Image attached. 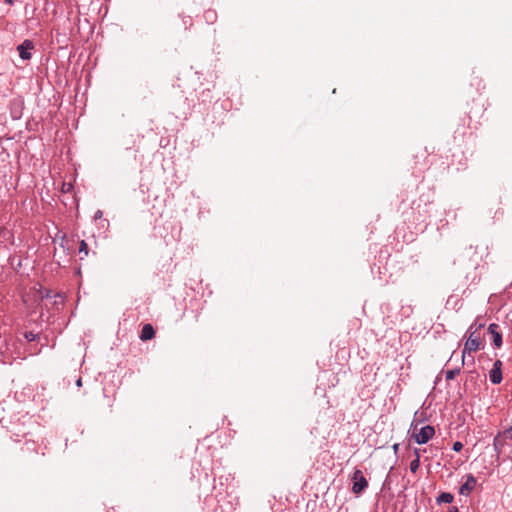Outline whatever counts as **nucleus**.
Listing matches in <instances>:
<instances>
[{
  "instance_id": "f3484780",
  "label": "nucleus",
  "mask_w": 512,
  "mask_h": 512,
  "mask_svg": "<svg viewBox=\"0 0 512 512\" xmlns=\"http://www.w3.org/2000/svg\"><path fill=\"white\" fill-rule=\"evenodd\" d=\"M501 367H502V362L500 360H497L494 362L492 369L497 370V371H502Z\"/></svg>"
},
{
  "instance_id": "7ed1b4c3",
  "label": "nucleus",
  "mask_w": 512,
  "mask_h": 512,
  "mask_svg": "<svg viewBox=\"0 0 512 512\" xmlns=\"http://www.w3.org/2000/svg\"><path fill=\"white\" fill-rule=\"evenodd\" d=\"M352 491L354 494H360L364 491L365 488L368 486V481L363 475L361 470H355L352 476Z\"/></svg>"
},
{
  "instance_id": "423d86ee",
  "label": "nucleus",
  "mask_w": 512,
  "mask_h": 512,
  "mask_svg": "<svg viewBox=\"0 0 512 512\" xmlns=\"http://www.w3.org/2000/svg\"><path fill=\"white\" fill-rule=\"evenodd\" d=\"M498 324L492 323L488 327V332L491 334L494 345L499 348L502 345V335L498 331Z\"/></svg>"
},
{
  "instance_id": "dca6fc26",
  "label": "nucleus",
  "mask_w": 512,
  "mask_h": 512,
  "mask_svg": "<svg viewBox=\"0 0 512 512\" xmlns=\"http://www.w3.org/2000/svg\"><path fill=\"white\" fill-rule=\"evenodd\" d=\"M24 337L28 341H34L36 339V335L33 332H25Z\"/></svg>"
},
{
  "instance_id": "4be33fe9",
  "label": "nucleus",
  "mask_w": 512,
  "mask_h": 512,
  "mask_svg": "<svg viewBox=\"0 0 512 512\" xmlns=\"http://www.w3.org/2000/svg\"><path fill=\"white\" fill-rule=\"evenodd\" d=\"M76 384H77V386H82V379H81V378H79V379L77 380Z\"/></svg>"
},
{
  "instance_id": "a211bd4d",
  "label": "nucleus",
  "mask_w": 512,
  "mask_h": 512,
  "mask_svg": "<svg viewBox=\"0 0 512 512\" xmlns=\"http://www.w3.org/2000/svg\"><path fill=\"white\" fill-rule=\"evenodd\" d=\"M503 435H504L505 437H507V436H512V429H508V430L504 431Z\"/></svg>"
},
{
  "instance_id": "9b49d317",
  "label": "nucleus",
  "mask_w": 512,
  "mask_h": 512,
  "mask_svg": "<svg viewBox=\"0 0 512 512\" xmlns=\"http://www.w3.org/2000/svg\"><path fill=\"white\" fill-rule=\"evenodd\" d=\"M79 253L84 254V256L88 255V245L84 240L80 242Z\"/></svg>"
},
{
  "instance_id": "ddd939ff",
  "label": "nucleus",
  "mask_w": 512,
  "mask_h": 512,
  "mask_svg": "<svg viewBox=\"0 0 512 512\" xmlns=\"http://www.w3.org/2000/svg\"><path fill=\"white\" fill-rule=\"evenodd\" d=\"M500 437L501 436L498 435L494 439V447H495V450H497V451H500L501 447H502V441H501Z\"/></svg>"
},
{
  "instance_id": "5701e85b",
  "label": "nucleus",
  "mask_w": 512,
  "mask_h": 512,
  "mask_svg": "<svg viewBox=\"0 0 512 512\" xmlns=\"http://www.w3.org/2000/svg\"><path fill=\"white\" fill-rule=\"evenodd\" d=\"M5 2H6L7 4H12V3H13V0H5Z\"/></svg>"
},
{
  "instance_id": "aec40b11",
  "label": "nucleus",
  "mask_w": 512,
  "mask_h": 512,
  "mask_svg": "<svg viewBox=\"0 0 512 512\" xmlns=\"http://www.w3.org/2000/svg\"><path fill=\"white\" fill-rule=\"evenodd\" d=\"M449 512H459L458 508L455 506H452L449 508Z\"/></svg>"
},
{
  "instance_id": "1a4fd4ad",
  "label": "nucleus",
  "mask_w": 512,
  "mask_h": 512,
  "mask_svg": "<svg viewBox=\"0 0 512 512\" xmlns=\"http://www.w3.org/2000/svg\"><path fill=\"white\" fill-rule=\"evenodd\" d=\"M490 380L493 384H499L502 381V371L492 369L490 371Z\"/></svg>"
},
{
  "instance_id": "f257e3e1",
  "label": "nucleus",
  "mask_w": 512,
  "mask_h": 512,
  "mask_svg": "<svg viewBox=\"0 0 512 512\" xmlns=\"http://www.w3.org/2000/svg\"><path fill=\"white\" fill-rule=\"evenodd\" d=\"M483 328V325L480 324L477 327L475 325H472L469 329V335L468 338L464 344L463 354H462V364L464 363L465 354L471 353L479 350L483 347L482 344V337L478 330Z\"/></svg>"
},
{
  "instance_id": "39448f33",
  "label": "nucleus",
  "mask_w": 512,
  "mask_h": 512,
  "mask_svg": "<svg viewBox=\"0 0 512 512\" xmlns=\"http://www.w3.org/2000/svg\"><path fill=\"white\" fill-rule=\"evenodd\" d=\"M475 486H476V479L474 478L473 475H468L465 483L461 485V487L459 489V493L461 495L467 496L471 493V491L475 488Z\"/></svg>"
},
{
  "instance_id": "f03ea898",
  "label": "nucleus",
  "mask_w": 512,
  "mask_h": 512,
  "mask_svg": "<svg viewBox=\"0 0 512 512\" xmlns=\"http://www.w3.org/2000/svg\"><path fill=\"white\" fill-rule=\"evenodd\" d=\"M435 434V429L433 426L426 425L420 428L418 431L414 429L412 437L418 444L427 443Z\"/></svg>"
},
{
  "instance_id": "6ab92c4d",
  "label": "nucleus",
  "mask_w": 512,
  "mask_h": 512,
  "mask_svg": "<svg viewBox=\"0 0 512 512\" xmlns=\"http://www.w3.org/2000/svg\"><path fill=\"white\" fill-rule=\"evenodd\" d=\"M414 454H415V456H416V457H415V459L420 460V453H419V449H415V450H414Z\"/></svg>"
},
{
  "instance_id": "9d476101",
  "label": "nucleus",
  "mask_w": 512,
  "mask_h": 512,
  "mask_svg": "<svg viewBox=\"0 0 512 512\" xmlns=\"http://www.w3.org/2000/svg\"><path fill=\"white\" fill-rule=\"evenodd\" d=\"M460 373V368H455V369H452V370H448L446 372V379L447 380H452L456 377V375H458Z\"/></svg>"
},
{
  "instance_id": "2eb2a0df",
  "label": "nucleus",
  "mask_w": 512,
  "mask_h": 512,
  "mask_svg": "<svg viewBox=\"0 0 512 512\" xmlns=\"http://www.w3.org/2000/svg\"><path fill=\"white\" fill-rule=\"evenodd\" d=\"M463 448V444L459 441H456L454 444H453V447L452 449L455 451V452H460Z\"/></svg>"
},
{
  "instance_id": "0eeeda50",
  "label": "nucleus",
  "mask_w": 512,
  "mask_h": 512,
  "mask_svg": "<svg viewBox=\"0 0 512 512\" xmlns=\"http://www.w3.org/2000/svg\"><path fill=\"white\" fill-rule=\"evenodd\" d=\"M155 336L154 328L151 324H145L142 328L140 339L142 341H147L152 339Z\"/></svg>"
},
{
  "instance_id": "412c9836",
  "label": "nucleus",
  "mask_w": 512,
  "mask_h": 512,
  "mask_svg": "<svg viewBox=\"0 0 512 512\" xmlns=\"http://www.w3.org/2000/svg\"><path fill=\"white\" fill-rule=\"evenodd\" d=\"M398 449H399V444H397V443L394 444L393 445V450H394L395 453H397Z\"/></svg>"
},
{
  "instance_id": "20e7f679",
  "label": "nucleus",
  "mask_w": 512,
  "mask_h": 512,
  "mask_svg": "<svg viewBox=\"0 0 512 512\" xmlns=\"http://www.w3.org/2000/svg\"><path fill=\"white\" fill-rule=\"evenodd\" d=\"M33 48H34V45H33L32 41L25 40L22 44H20L18 46L17 50L19 52L20 57L23 60H29L31 58L30 50H32Z\"/></svg>"
},
{
  "instance_id": "f8f14e48",
  "label": "nucleus",
  "mask_w": 512,
  "mask_h": 512,
  "mask_svg": "<svg viewBox=\"0 0 512 512\" xmlns=\"http://www.w3.org/2000/svg\"><path fill=\"white\" fill-rule=\"evenodd\" d=\"M420 466V460L414 459L410 463V470L412 473H416Z\"/></svg>"
},
{
  "instance_id": "4468645a",
  "label": "nucleus",
  "mask_w": 512,
  "mask_h": 512,
  "mask_svg": "<svg viewBox=\"0 0 512 512\" xmlns=\"http://www.w3.org/2000/svg\"><path fill=\"white\" fill-rule=\"evenodd\" d=\"M205 18L207 20H214L216 18V13L214 11H211V10L206 11L205 12Z\"/></svg>"
},
{
  "instance_id": "6e6552de",
  "label": "nucleus",
  "mask_w": 512,
  "mask_h": 512,
  "mask_svg": "<svg viewBox=\"0 0 512 512\" xmlns=\"http://www.w3.org/2000/svg\"><path fill=\"white\" fill-rule=\"evenodd\" d=\"M454 497L451 493L443 492L441 493L437 498V503H451L453 501Z\"/></svg>"
}]
</instances>
